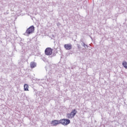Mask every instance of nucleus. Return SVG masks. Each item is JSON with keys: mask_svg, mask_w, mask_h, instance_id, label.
<instances>
[{"mask_svg": "<svg viewBox=\"0 0 127 127\" xmlns=\"http://www.w3.org/2000/svg\"><path fill=\"white\" fill-rule=\"evenodd\" d=\"M51 125H52L54 127H56L57 125H60L61 122L60 120H54L52 121Z\"/></svg>", "mask_w": 127, "mask_h": 127, "instance_id": "39448f33", "label": "nucleus"}, {"mask_svg": "<svg viewBox=\"0 0 127 127\" xmlns=\"http://www.w3.org/2000/svg\"><path fill=\"white\" fill-rule=\"evenodd\" d=\"M34 31V26H31L29 28H28L26 31V33L27 35H29V34H31Z\"/></svg>", "mask_w": 127, "mask_h": 127, "instance_id": "20e7f679", "label": "nucleus"}, {"mask_svg": "<svg viewBox=\"0 0 127 127\" xmlns=\"http://www.w3.org/2000/svg\"><path fill=\"white\" fill-rule=\"evenodd\" d=\"M53 53V49L51 48H47L45 50V54L47 55L48 56H50V55H52Z\"/></svg>", "mask_w": 127, "mask_h": 127, "instance_id": "7ed1b4c3", "label": "nucleus"}, {"mask_svg": "<svg viewBox=\"0 0 127 127\" xmlns=\"http://www.w3.org/2000/svg\"><path fill=\"white\" fill-rule=\"evenodd\" d=\"M60 123L61 125H63V126H68V125H69L71 122L69 119H63L60 120Z\"/></svg>", "mask_w": 127, "mask_h": 127, "instance_id": "f03ea898", "label": "nucleus"}, {"mask_svg": "<svg viewBox=\"0 0 127 127\" xmlns=\"http://www.w3.org/2000/svg\"><path fill=\"white\" fill-rule=\"evenodd\" d=\"M64 46L66 50H71L72 49V45L71 44H64Z\"/></svg>", "mask_w": 127, "mask_h": 127, "instance_id": "423d86ee", "label": "nucleus"}, {"mask_svg": "<svg viewBox=\"0 0 127 127\" xmlns=\"http://www.w3.org/2000/svg\"><path fill=\"white\" fill-rule=\"evenodd\" d=\"M28 88H29V87L28 86V84H24V91H29V90H28Z\"/></svg>", "mask_w": 127, "mask_h": 127, "instance_id": "6e6552de", "label": "nucleus"}, {"mask_svg": "<svg viewBox=\"0 0 127 127\" xmlns=\"http://www.w3.org/2000/svg\"><path fill=\"white\" fill-rule=\"evenodd\" d=\"M31 68H33L36 67V64L33 62H31L30 64Z\"/></svg>", "mask_w": 127, "mask_h": 127, "instance_id": "0eeeda50", "label": "nucleus"}, {"mask_svg": "<svg viewBox=\"0 0 127 127\" xmlns=\"http://www.w3.org/2000/svg\"><path fill=\"white\" fill-rule=\"evenodd\" d=\"M76 114H77V111L75 109L73 110L70 113H67L66 114L67 119H73L76 115Z\"/></svg>", "mask_w": 127, "mask_h": 127, "instance_id": "f257e3e1", "label": "nucleus"}, {"mask_svg": "<svg viewBox=\"0 0 127 127\" xmlns=\"http://www.w3.org/2000/svg\"><path fill=\"white\" fill-rule=\"evenodd\" d=\"M122 64L123 65L124 67L126 68L127 69V62L126 61L123 62Z\"/></svg>", "mask_w": 127, "mask_h": 127, "instance_id": "1a4fd4ad", "label": "nucleus"}]
</instances>
